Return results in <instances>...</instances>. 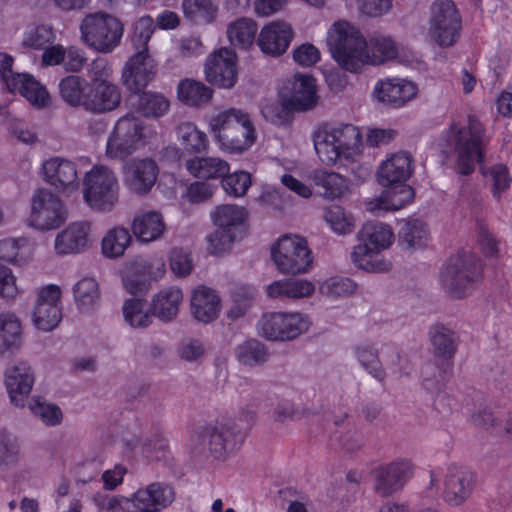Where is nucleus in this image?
<instances>
[{"label":"nucleus","instance_id":"1","mask_svg":"<svg viewBox=\"0 0 512 512\" xmlns=\"http://www.w3.org/2000/svg\"><path fill=\"white\" fill-rule=\"evenodd\" d=\"M327 45L338 65L350 72L364 65H379L398 56V46L386 35L372 36L368 41L349 22H335L328 31Z\"/></svg>","mask_w":512,"mask_h":512},{"label":"nucleus","instance_id":"2","mask_svg":"<svg viewBox=\"0 0 512 512\" xmlns=\"http://www.w3.org/2000/svg\"><path fill=\"white\" fill-rule=\"evenodd\" d=\"M488 142L486 131L475 115H468L467 124L453 121L445 132L447 148L456 154V169L462 175H469L475 169V163H482Z\"/></svg>","mask_w":512,"mask_h":512},{"label":"nucleus","instance_id":"3","mask_svg":"<svg viewBox=\"0 0 512 512\" xmlns=\"http://www.w3.org/2000/svg\"><path fill=\"white\" fill-rule=\"evenodd\" d=\"M154 30L150 16L141 17L134 25L131 43L135 53L125 63L121 77L123 85L132 93L144 89L157 74V63L148 51Z\"/></svg>","mask_w":512,"mask_h":512},{"label":"nucleus","instance_id":"4","mask_svg":"<svg viewBox=\"0 0 512 512\" xmlns=\"http://www.w3.org/2000/svg\"><path fill=\"white\" fill-rule=\"evenodd\" d=\"M315 151L326 165L351 162L360 153L362 136L358 127L348 123H322L313 134Z\"/></svg>","mask_w":512,"mask_h":512},{"label":"nucleus","instance_id":"5","mask_svg":"<svg viewBox=\"0 0 512 512\" xmlns=\"http://www.w3.org/2000/svg\"><path fill=\"white\" fill-rule=\"evenodd\" d=\"M359 243L351 252L356 267L373 273H384L392 269V262L381 255L394 241L392 228L382 222H367L358 233Z\"/></svg>","mask_w":512,"mask_h":512},{"label":"nucleus","instance_id":"6","mask_svg":"<svg viewBox=\"0 0 512 512\" xmlns=\"http://www.w3.org/2000/svg\"><path fill=\"white\" fill-rule=\"evenodd\" d=\"M209 125L219 148L229 153L248 150L257 138L250 115L242 109L224 110L214 116Z\"/></svg>","mask_w":512,"mask_h":512},{"label":"nucleus","instance_id":"7","mask_svg":"<svg viewBox=\"0 0 512 512\" xmlns=\"http://www.w3.org/2000/svg\"><path fill=\"white\" fill-rule=\"evenodd\" d=\"M483 278L481 260L470 252H463L449 259L441 274L445 292L452 298H464L471 294Z\"/></svg>","mask_w":512,"mask_h":512},{"label":"nucleus","instance_id":"8","mask_svg":"<svg viewBox=\"0 0 512 512\" xmlns=\"http://www.w3.org/2000/svg\"><path fill=\"white\" fill-rule=\"evenodd\" d=\"M80 32L81 40L86 46L98 53L107 54L119 46L124 25L113 15L96 12L83 18Z\"/></svg>","mask_w":512,"mask_h":512},{"label":"nucleus","instance_id":"9","mask_svg":"<svg viewBox=\"0 0 512 512\" xmlns=\"http://www.w3.org/2000/svg\"><path fill=\"white\" fill-rule=\"evenodd\" d=\"M119 190L115 172L106 166H94L84 176L83 198L95 211L110 212L119 200Z\"/></svg>","mask_w":512,"mask_h":512},{"label":"nucleus","instance_id":"10","mask_svg":"<svg viewBox=\"0 0 512 512\" xmlns=\"http://www.w3.org/2000/svg\"><path fill=\"white\" fill-rule=\"evenodd\" d=\"M462 19L452 0H435L430 6L428 36L438 46H453L460 37Z\"/></svg>","mask_w":512,"mask_h":512},{"label":"nucleus","instance_id":"11","mask_svg":"<svg viewBox=\"0 0 512 512\" xmlns=\"http://www.w3.org/2000/svg\"><path fill=\"white\" fill-rule=\"evenodd\" d=\"M151 134L138 119L126 115L121 117L109 136L106 155L111 159L124 160L133 154Z\"/></svg>","mask_w":512,"mask_h":512},{"label":"nucleus","instance_id":"12","mask_svg":"<svg viewBox=\"0 0 512 512\" xmlns=\"http://www.w3.org/2000/svg\"><path fill=\"white\" fill-rule=\"evenodd\" d=\"M271 256L277 269L283 274L305 273L313 257L307 241L297 235H284L272 246Z\"/></svg>","mask_w":512,"mask_h":512},{"label":"nucleus","instance_id":"13","mask_svg":"<svg viewBox=\"0 0 512 512\" xmlns=\"http://www.w3.org/2000/svg\"><path fill=\"white\" fill-rule=\"evenodd\" d=\"M309 325L307 316L298 312H269L261 316L258 329L267 340L290 341L306 332Z\"/></svg>","mask_w":512,"mask_h":512},{"label":"nucleus","instance_id":"14","mask_svg":"<svg viewBox=\"0 0 512 512\" xmlns=\"http://www.w3.org/2000/svg\"><path fill=\"white\" fill-rule=\"evenodd\" d=\"M67 219L66 208L62 200L47 189L37 190L31 199V212L28 224L37 230L57 229Z\"/></svg>","mask_w":512,"mask_h":512},{"label":"nucleus","instance_id":"15","mask_svg":"<svg viewBox=\"0 0 512 512\" xmlns=\"http://www.w3.org/2000/svg\"><path fill=\"white\" fill-rule=\"evenodd\" d=\"M414 471L415 465L408 458H397L381 464L372 471L373 490L378 496H391L405 487Z\"/></svg>","mask_w":512,"mask_h":512},{"label":"nucleus","instance_id":"16","mask_svg":"<svg viewBox=\"0 0 512 512\" xmlns=\"http://www.w3.org/2000/svg\"><path fill=\"white\" fill-rule=\"evenodd\" d=\"M279 96L282 107L292 112L310 111L318 104L315 79L309 75H295L284 84Z\"/></svg>","mask_w":512,"mask_h":512},{"label":"nucleus","instance_id":"17","mask_svg":"<svg viewBox=\"0 0 512 512\" xmlns=\"http://www.w3.org/2000/svg\"><path fill=\"white\" fill-rule=\"evenodd\" d=\"M44 181L64 195H70L80 187L77 165L75 162L62 158L51 157L42 164Z\"/></svg>","mask_w":512,"mask_h":512},{"label":"nucleus","instance_id":"18","mask_svg":"<svg viewBox=\"0 0 512 512\" xmlns=\"http://www.w3.org/2000/svg\"><path fill=\"white\" fill-rule=\"evenodd\" d=\"M32 318L35 326L43 331H50L58 326L62 319L59 286L51 284L39 290Z\"/></svg>","mask_w":512,"mask_h":512},{"label":"nucleus","instance_id":"19","mask_svg":"<svg viewBox=\"0 0 512 512\" xmlns=\"http://www.w3.org/2000/svg\"><path fill=\"white\" fill-rule=\"evenodd\" d=\"M237 56L232 49L221 48L208 56L205 62L206 80L218 87L230 89L237 81Z\"/></svg>","mask_w":512,"mask_h":512},{"label":"nucleus","instance_id":"20","mask_svg":"<svg viewBox=\"0 0 512 512\" xmlns=\"http://www.w3.org/2000/svg\"><path fill=\"white\" fill-rule=\"evenodd\" d=\"M201 438L208 443L210 452L216 458H224L243 441V435L232 421L217 422L204 428Z\"/></svg>","mask_w":512,"mask_h":512},{"label":"nucleus","instance_id":"21","mask_svg":"<svg viewBox=\"0 0 512 512\" xmlns=\"http://www.w3.org/2000/svg\"><path fill=\"white\" fill-rule=\"evenodd\" d=\"M158 173V165L153 159H132L124 166V183L131 192L144 195L155 185Z\"/></svg>","mask_w":512,"mask_h":512},{"label":"nucleus","instance_id":"22","mask_svg":"<svg viewBox=\"0 0 512 512\" xmlns=\"http://www.w3.org/2000/svg\"><path fill=\"white\" fill-rule=\"evenodd\" d=\"M35 378L28 362L20 361L7 367L5 385L10 401L16 407H24Z\"/></svg>","mask_w":512,"mask_h":512},{"label":"nucleus","instance_id":"23","mask_svg":"<svg viewBox=\"0 0 512 512\" xmlns=\"http://www.w3.org/2000/svg\"><path fill=\"white\" fill-rule=\"evenodd\" d=\"M174 500L173 487L163 482H153L139 488L131 497L133 506L140 512H159L170 506Z\"/></svg>","mask_w":512,"mask_h":512},{"label":"nucleus","instance_id":"24","mask_svg":"<svg viewBox=\"0 0 512 512\" xmlns=\"http://www.w3.org/2000/svg\"><path fill=\"white\" fill-rule=\"evenodd\" d=\"M415 83L402 78H386L379 80L373 90L374 98L394 108H400L417 95Z\"/></svg>","mask_w":512,"mask_h":512},{"label":"nucleus","instance_id":"25","mask_svg":"<svg viewBox=\"0 0 512 512\" xmlns=\"http://www.w3.org/2000/svg\"><path fill=\"white\" fill-rule=\"evenodd\" d=\"M91 226L86 221L70 223L54 240V250L58 255L78 254L87 250L92 243Z\"/></svg>","mask_w":512,"mask_h":512},{"label":"nucleus","instance_id":"26","mask_svg":"<svg viewBox=\"0 0 512 512\" xmlns=\"http://www.w3.org/2000/svg\"><path fill=\"white\" fill-rule=\"evenodd\" d=\"M293 35L290 24L283 21H274L261 29L257 43L263 53L270 56H280L288 49Z\"/></svg>","mask_w":512,"mask_h":512},{"label":"nucleus","instance_id":"27","mask_svg":"<svg viewBox=\"0 0 512 512\" xmlns=\"http://www.w3.org/2000/svg\"><path fill=\"white\" fill-rule=\"evenodd\" d=\"M474 482V474L469 469L457 466L450 467L444 482L445 501L452 506L462 504L470 496Z\"/></svg>","mask_w":512,"mask_h":512},{"label":"nucleus","instance_id":"28","mask_svg":"<svg viewBox=\"0 0 512 512\" xmlns=\"http://www.w3.org/2000/svg\"><path fill=\"white\" fill-rule=\"evenodd\" d=\"M413 158L410 153L399 151L391 154L378 169V181L383 186L402 184L413 172Z\"/></svg>","mask_w":512,"mask_h":512},{"label":"nucleus","instance_id":"29","mask_svg":"<svg viewBox=\"0 0 512 512\" xmlns=\"http://www.w3.org/2000/svg\"><path fill=\"white\" fill-rule=\"evenodd\" d=\"M121 99V90L115 83L90 86L86 111L92 114L114 111L120 106Z\"/></svg>","mask_w":512,"mask_h":512},{"label":"nucleus","instance_id":"30","mask_svg":"<svg viewBox=\"0 0 512 512\" xmlns=\"http://www.w3.org/2000/svg\"><path fill=\"white\" fill-rule=\"evenodd\" d=\"M221 307L220 298L215 290L205 286L196 288L191 296V313L202 323H210L217 319Z\"/></svg>","mask_w":512,"mask_h":512},{"label":"nucleus","instance_id":"31","mask_svg":"<svg viewBox=\"0 0 512 512\" xmlns=\"http://www.w3.org/2000/svg\"><path fill=\"white\" fill-rule=\"evenodd\" d=\"M414 197L412 187L406 184L395 185L384 190L378 197L367 202V210L372 213L396 211L410 203Z\"/></svg>","mask_w":512,"mask_h":512},{"label":"nucleus","instance_id":"32","mask_svg":"<svg viewBox=\"0 0 512 512\" xmlns=\"http://www.w3.org/2000/svg\"><path fill=\"white\" fill-rule=\"evenodd\" d=\"M163 216L158 211L137 214L132 223V232L141 242L149 243L159 239L165 232Z\"/></svg>","mask_w":512,"mask_h":512},{"label":"nucleus","instance_id":"33","mask_svg":"<svg viewBox=\"0 0 512 512\" xmlns=\"http://www.w3.org/2000/svg\"><path fill=\"white\" fill-rule=\"evenodd\" d=\"M183 301V293L177 287H167L155 294L151 300L153 314L163 322L176 318L179 306Z\"/></svg>","mask_w":512,"mask_h":512},{"label":"nucleus","instance_id":"34","mask_svg":"<svg viewBox=\"0 0 512 512\" xmlns=\"http://www.w3.org/2000/svg\"><path fill=\"white\" fill-rule=\"evenodd\" d=\"M7 89L12 93L18 92L37 107H44L49 101V94L45 87L30 74H17L16 78L9 80Z\"/></svg>","mask_w":512,"mask_h":512},{"label":"nucleus","instance_id":"35","mask_svg":"<svg viewBox=\"0 0 512 512\" xmlns=\"http://www.w3.org/2000/svg\"><path fill=\"white\" fill-rule=\"evenodd\" d=\"M187 171L199 179H220L229 173L227 161L219 157H194L185 163Z\"/></svg>","mask_w":512,"mask_h":512},{"label":"nucleus","instance_id":"36","mask_svg":"<svg viewBox=\"0 0 512 512\" xmlns=\"http://www.w3.org/2000/svg\"><path fill=\"white\" fill-rule=\"evenodd\" d=\"M90 85L81 76L69 75L59 82V93L65 103L74 108H83L86 111Z\"/></svg>","mask_w":512,"mask_h":512},{"label":"nucleus","instance_id":"37","mask_svg":"<svg viewBox=\"0 0 512 512\" xmlns=\"http://www.w3.org/2000/svg\"><path fill=\"white\" fill-rule=\"evenodd\" d=\"M315 290L312 282L305 279H283L274 281L266 288L269 298L301 299L310 296Z\"/></svg>","mask_w":512,"mask_h":512},{"label":"nucleus","instance_id":"38","mask_svg":"<svg viewBox=\"0 0 512 512\" xmlns=\"http://www.w3.org/2000/svg\"><path fill=\"white\" fill-rule=\"evenodd\" d=\"M312 178L324 198L333 200L343 197L348 192V180L336 172L316 170Z\"/></svg>","mask_w":512,"mask_h":512},{"label":"nucleus","instance_id":"39","mask_svg":"<svg viewBox=\"0 0 512 512\" xmlns=\"http://www.w3.org/2000/svg\"><path fill=\"white\" fill-rule=\"evenodd\" d=\"M353 354L359 365L374 379L382 382L386 378V372L379 357V351L375 345L362 342L353 348Z\"/></svg>","mask_w":512,"mask_h":512},{"label":"nucleus","instance_id":"40","mask_svg":"<svg viewBox=\"0 0 512 512\" xmlns=\"http://www.w3.org/2000/svg\"><path fill=\"white\" fill-rule=\"evenodd\" d=\"M434 354L442 359H452L457 350L455 332L443 324L433 325L429 330Z\"/></svg>","mask_w":512,"mask_h":512},{"label":"nucleus","instance_id":"41","mask_svg":"<svg viewBox=\"0 0 512 512\" xmlns=\"http://www.w3.org/2000/svg\"><path fill=\"white\" fill-rule=\"evenodd\" d=\"M177 94L181 102L197 107L212 99L213 90L200 81L184 79L178 84Z\"/></svg>","mask_w":512,"mask_h":512},{"label":"nucleus","instance_id":"42","mask_svg":"<svg viewBox=\"0 0 512 512\" xmlns=\"http://www.w3.org/2000/svg\"><path fill=\"white\" fill-rule=\"evenodd\" d=\"M257 32L256 23L249 18H239L227 27V37L232 46L239 49H248L255 41Z\"/></svg>","mask_w":512,"mask_h":512},{"label":"nucleus","instance_id":"43","mask_svg":"<svg viewBox=\"0 0 512 512\" xmlns=\"http://www.w3.org/2000/svg\"><path fill=\"white\" fill-rule=\"evenodd\" d=\"M184 16L196 24H210L218 14V5L214 0H183Z\"/></svg>","mask_w":512,"mask_h":512},{"label":"nucleus","instance_id":"44","mask_svg":"<svg viewBox=\"0 0 512 512\" xmlns=\"http://www.w3.org/2000/svg\"><path fill=\"white\" fill-rule=\"evenodd\" d=\"M122 310L125 321L132 328H147L152 324L155 316L151 307H147L146 301L139 298L126 300Z\"/></svg>","mask_w":512,"mask_h":512},{"label":"nucleus","instance_id":"45","mask_svg":"<svg viewBox=\"0 0 512 512\" xmlns=\"http://www.w3.org/2000/svg\"><path fill=\"white\" fill-rule=\"evenodd\" d=\"M77 307L81 311H90L100 302V289L97 281L91 277L79 280L73 287Z\"/></svg>","mask_w":512,"mask_h":512},{"label":"nucleus","instance_id":"46","mask_svg":"<svg viewBox=\"0 0 512 512\" xmlns=\"http://www.w3.org/2000/svg\"><path fill=\"white\" fill-rule=\"evenodd\" d=\"M177 137L184 149L191 153L206 151L209 145L207 135L191 122H183L178 125Z\"/></svg>","mask_w":512,"mask_h":512},{"label":"nucleus","instance_id":"47","mask_svg":"<svg viewBox=\"0 0 512 512\" xmlns=\"http://www.w3.org/2000/svg\"><path fill=\"white\" fill-rule=\"evenodd\" d=\"M21 338V324L12 313L0 314V353L17 347Z\"/></svg>","mask_w":512,"mask_h":512},{"label":"nucleus","instance_id":"48","mask_svg":"<svg viewBox=\"0 0 512 512\" xmlns=\"http://www.w3.org/2000/svg\"><path fill=\"white\" fill-rule=\"evenodd\" d=\"M428 239V228L418 219L407 220L399 231V242L407 249L420 248Z\"/></svg>","mask_w":512,"mask_h":512},{"label":"nucleus","instance_id":"49","mask_svg":"<svg viewBox=\"0 0 512 512\" xmlns=\"http://www.w3.org/2000/svg\"><path fill=\"white\" fill-rule=\"evenodd\" d=\"M238 361L245 366H258L269 358L267 347L256 339L247 340L236 348Z\"/></svg>","mask_w":512,"mask_h":512},{"label":"nucleus","instance_id":"50","mask_svg":"<svg viewBox=\"0 0 512 512\" xmlns=\"http://www.w3.org/2000/svg\"><path fill=\"white\" fill-rule=\"evenodd\" d=\"M257 290L251 285H239L232 292V306L227 312L228 318L239 319L252 307Z\"/></svg>","mask_w":512,"mask_h":512},{"label":"nucleus","instance_id":"51","mask_svg":"<svg viewBox=\"0 0 512 512\" xmlns=\"http://www.w3.org/2000/svg\"><path fill=\"white\" fill-rule=\"evenodd\" d=\"M56 35L51 25L40 24L27 28L24 32L22 45L25 48L44 50L48 45L54 43Z\"/></svg>","mask_w":512,"mask_h":512},{"label":"nucleus","instance_id":"52","mask_svg":"<svg viewBox=\"0 0 512 512\" xmlns=\"http://www.w3.org/2000/svg\"><path fill=\"white\" fill-rule=\"evenodd\" d=\"M131 241L130 233L125 228H113L102 239V252L106 257L116 258L123 255Z\"/></svg>","mask_w":512,"mask_h":512},{"label":"nucleus","instance_id":"53","mask_svg":"<svg viewBox=\"0 0 512 512\" xmlns=\"http://www.w3.org/2000/svg\"><path fill=\"white\" fill-rule=\"evenodd\" d=\"M170 108L169 100L156 92H143L139 96L138 109L146 117L159 118Z\"/></svg>","mask_w":512,"mask_h":512},{"label":"nucleus","instance_id":"54","mask_svg":"<svg viewBox=\"0 0 512 512\" xmlns=\"http://www.w3.org/2000/svg\"><path fill=\"white\" fill-rule=\"evenodd\" d=\"M323 218L333 232L345 235L354 230V219L338 205H331L324 210Z\"/></svg>","mask_w":512,"mask_h":512},{"label":"nucleus","instance_id":"55","mask_svg":"<svg viewBox=\"0 0 512 512\" xmlns=\"http://www.w3.org/2000/svg\"><path fill=\"white\" fill-rule=\"evenodd\" d=\"M29 409L47 426H57L62 422L61 409L53 403H49L41 397H34L29 402Z\"/></svg>","mask_w":512,"mask_h":512},{"label":"nucleus","instance_id":"56","mask_svg":"<svg viewBox=\"0 0 512 512\" xmlns=\"http://www.w3.org/2000/svg\"><path fill=\"white\" fill-rule=\"evenodd\" d=\"M247 215L245 208L234 205L225 204L218 206L212 213L215 225L220 228L229 229L243 223Z\"/></svg>","mask_w":512,"mask_h":512},{"label":"nucleus","instance_id":"57","mask_svg":"<svg viewBox=\"0 0 512 512\" xmlns=\"http://www.w3.org/2000/svg\"><path fill=\"white\" fill-rule=\"evenodd\" d=\"M28 258V245L25 238H6L0 241V259L10 263H25Z\"/></svg>","mask_w":512,"mask_h":512},{"label":"nucleus","instance_id":"58","mask_svg":"<svg viewBox=\"0 0 512 512\" xmlns=\"http://www.w3.org/2000/svg\"><path fill=\"white\" fill-rule=\"evenodd\" d=\"M319 289L323 295L337 298L351 295L356 289V284L349 278L332 277L324 281Z\"/></svg>","mask_w":512,"mask_h":512},{"label":"nucleus","instance_id":"59","mask_svg":"<svg viewBox=\"0 0 512 512\" xmlns=\"http://www.w3.org/2000/svg\"><path fill=\"white\" fill-rule=\"evenodd\" d=\"M89 85H101L114 83L112 81L113 68L109 61L105 58L98 57L94 59L88 68Z\"/></svg>","mask_w":512,"mask_h":512},{"label":"nucleus","instance_id":"60","mask_svg":"<svg viewBox=\"0 0 512 512\" xmlns=\"http://www.w3.org/2000/svg\"><path fill=\"white\" fill-rule=\"evenodd\" d=\"M222 186L225 192L234 197H241L246 194L251 186V176L244 171L227 174L222 178Z\"/></svg>","mask_w":512,"mask_h":512},{"label":"nucleus","instance_id":"61","mask_svg":"<svg viewBox=\"0 0 512 512\" xmlns=\"http://www.w3.org/2000/svg\"><path fill=\"white\" fill-rule=\"evenodd\" d=\"M20 456V446L16 436L0 431V464H14Z\"/></svg>","mask_w":512,"mask_h":512},{"label":"nucleus","instance_id":"62","mask_svg":"<svg viewBox=\"0 0 512 512\" xmlns=\"http://www.w3.org/2000/svg\"><path fill=\"white\" fill-rule=\"evenodd\" d=\"M169 265L177 277H186L192 272L194 266L191 254L181 248H173L170 251Z\"/></svg>","mask_w":512,"mask_h":512},{"label":"nucleus","instance_id":"63","mask_svg":"<svg viewBox=\"0 0 512 512\" xmlns=\"http://www.w3.org/2000/svg\"><path fill=\"white\" fill-rule=\"evenodd\" d=\"M422 385L430 392H439L445 383L444 371L435 363H426L421 369Z\"/></svg>","mask_w":512,"mask_h":512},{"label":"nucleus","instance_id":"64","mask_svg":"<svg viewBox=\"0 0 512 512\" xmlns=\"http://www.w3.org/2000/svg\"><path fill=\"white\" fill-rule=\"evenodd\" d=\"M177 352L182 360L186 362H196L204 356L206 347L203 341L187 337L181 340Z\"/></svg>","mask_w":512,"mask_h":512}]
</instances>
